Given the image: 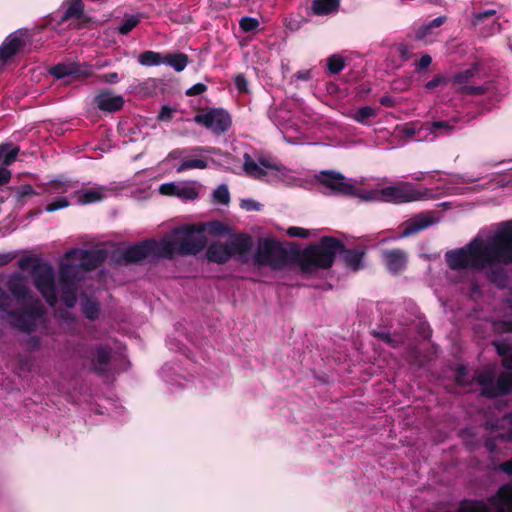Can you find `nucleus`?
<instances>
[{"label": "nucleus", "mask_w": 512, "mask_h": 512, "mask_svg": "<svg viewBox=\"0 0 512 512\" xmlns=\"http://www.w3.org/2000/svg\"><path fill=\"white\" fill-rule=\"evenodd\" d=\"M49 73L56 79H64L65 83H70L82 78L92 76V66L85 63L67 62L59 63L50 68Z\"/></svg>", "instance_id": "nucleus-16"}, {"label": "nucleus", "mask_w": 512, "mask_h": 512, "mask_svg": "<svg viewBox=\"0 0 512 512\" xmlns=\"http://www.w3.org/2000/svg\"><path fill=\"white\" fill-rule=\"evenodd\" d=\"M205 229L200 226H187L174 229L171 234L160 240L163 258L174 255H192L201 251L206 245Z\"/></svg>", "instance_id": "nucleus-3"}, {"label": "nucleus", "mask_w": 512, "mask_h": 512, "mask_svg": "<svg viewBox=\"0 0 512 512\" xmlns=\"http://www.w3.org/2000/svg\"><path fill=\"white\" fill-rule=\"evenodd\" d=\"M286 232L290 237L298 238H309L310 236L313 235V233L308 229L294 226L289 227Z\"/></svg>", "instance_id": "nucleus-45"}, {"label": "nucleus", "mask_w": 512, "mask_h": 512, "mask_svg": "<svg viewBox=\"0 0 512 512\" xmlns=\"http://www.w3.org/2000/svg\"><path fill=\"white\" fill-rule=\"evenodd\" d=\"M138 60L143 66H157L163 64L164 57L158 52L149 50L141 53Z\"/></svg>", "instance_id": "nucleus-37"}, {"label": "nucleus", "mask_w": 512, "mask_h": 512, "mask_svg": "<svg viewBox=\"0 0 512 512\" xmlns=\"http://www.w3.org/2000/svg\"><path fill=\"white\" fill-rule=\"evenodd\" d=\"M340 0H314L312 10L315 15L324 16L338 11Z\"/></svg>", "instance_id": "nucleus-30"}, {"label": "nucleus", "mask_w": 512, "mask_h": 512, "mask_svg": "<svg viewBox=\"0 0 512 512\" xmlns=\"http://www.w3.org/2000/svg\"><path fill=\"white\" fill-rule=\"evenodd\" d=\"M445 82V78L441 75H436L432 80L428 81L425 85V87L428 90H432L439 86L441 83Z\"/></svg>", "instance_id": "nucleus-52"}, {"label": "nucleus", "mask_w": 512, "mask_h": 512, "mask_svg": "<svg viewBox=\"0 0 512 512\" xmlns=\"http://www.w3.org/2000/svg\"><path fill=\"white\" fill-rule=\"evenodd\" d=\"M106 258L105 249L67 251L60 262L58 285L55 283L54 270L49 263L25 258L19 261V267L21 269L32 267L33 283L51 307L55 306L60 295L66 307L73 308L77 302V282L81 273L98 267Z\"/></svg>", "instance_id": "nucleus-1"}, {"label": "nucleus", "mask_w": 512, "mask_h": 512, "mask_svg": "<svg viewBox=\"0 0 512 512\" xmlns=\"http://www.w3.org/2000/svg\"><path fill=\"white\" fill-rule=\"evenodd\" d=\"M81 306L86 318L94 320L98 317L100 308L96 302L87 299L82 302Z\"/></svg>", "instance_id": "nucleus-40"}, {"label": "nucleus", "mask_w": 512, "mask_h": 512, "mask_svg": "<svg viewBox=\"0 0 512 512\" xmlns=\"http://www.w3.org/2000/svg\"><path fill=\"white\" fill-rule=\"evenodd\" d=\"M139 22L140 18L138 15H126L123 18L122 24L118 27V32L124 35L128 34Z\"/></svg>", "instance_id": "nucleus-39"}, {"label": "nucleus", "mask_w": 512, "mask_h": 512, "mask_svg": "<svg viewBox=\"0 0 512 512\" xmlns=\"http://www.w3.org/2000/svg\"><path fill=\"white\" fill-rule=\"evenodd\" d=\"M397 52L400 58L404 61H407L412 58V47L405 43H400L397 45Z\"/></svg>", "instance_id": "nucleus-46"}, {"label": "nucleus", "mask_w": 512, "mask_h": 512, "mask_svg": "<svg viewBox=\"0 0 512 512\" xmlns=\"http://www.w3.org/2000/svg\"><path fill=\"white\" fill-rule=\"evenodd\" d=\"M100 79L103 81V82H106V83H110V84H115L119 81V76L116 72H110V73H107V74H103Z\"/></svg>", "instance_id": "nucleus-54"}, {"label": "nucleus", "mask_w": 512, "mask_h": 512, "mask_svg": "<svg viewBox=\"0 0 512 512\" xmlns=\"http://www.w3.org/2000/svg\"><path fill=\"white\" fill-rule=\"evenodd\" d=\"M163 64L172 67L175 71H183L188 64V57L185 54H168L164 57Z\"/></svg>", "instance_id": "nucleus-31"}, {"label": "nucleus", "mask_w": 512, "mask_h": 512, "mask_svg": "<svg viewBox=\"0 0 512 512\" xmlns=\"http://www.w3.org/2000/svg\"><path fill=\"white\" fill-rule=\"evenodd\" d=\"M270 175L288 185H293L298 180L293 170L274 160L272 162V166H270Z\"/></svg>", "instance_id": "nucleus-27"}, {"label": "nucleus", "mask_w": 512, "mask_h": 512, "mask_svg": "<svg viewBox=\"0 0 512 512\" xmlns=\"http://www.w3.org/2000/svg\"><path fill=\"white\" fill-rule=\"evenodd\" d=\"M105 197V188L97 187L91 189H82L76 192L77 201L81 204H90L100 202Z\"/></svg>", "instance_id": "nucleus-29"}, {"label": "nucleus", "mask_w": 512, "mask_h": 512, "mask_svg": "<svg viewBox=\"0 0 512 512\" xmlns=\"http://www.w3.org/2000/svg\"><path fill=\"white\" fill-rule=\"evenodd\" d=\"M431 30L427 24L422 25L417 31H416V38L418 40H424L428 35H430Z\"/></svg>", "instance_id": "nucleus-53"}, {"label": "nucleus", "mask_w": 512, "mask_h": 512, "mask_svg": "<svg viewBox=\"0 0 512 512\" xmlns=\"http://www.w3.org/2000/svg\"><path fill=\"white\" fill-rule=\"evenodd\" d=\"M160 375L168 385H181L180 376L176 373V367L166 364L161 368Z\"/></svg>", "instance_id": "nucleus-36"}, {"label": "nucleus", "mask_w": 512, "mask_h": 512, "mask_svg": "<svg viewBox=\"0 0 512 512\" xmlns=\"http://www.w3.org/2000/svg\"><path fill=\"white\" fill-rule=\"evenodd\" d=\"M6 286L16 301L24 307L23 312L32 311L34 306L39 305L42 311L41 326H44L46 323L45 308L41 301L33 296L26 278L19 273H14L8 277Z\"/></svg>", "instance_id": "nucleus-10"}, {"label": "nucleus", "mask_w": 512, "mask_h": 512, "mask_svg": "<svg viewBox=\"0 0 512 512\" xmlns=\"http://www.w3.org/2000/svg\"><path fill=\"white\" fill-rule=\"evenodd\" d=\"M363 252L358 250H347L344 254L346 265L354 271L362 268Z\"/></svg>", "instance_id": "nucleus-34"}, {"label": "nucleus", "mask_w": 512, "mask_h": 512, "mask_svg": "<svg viewBox=\"0 0 512 512\" xmlns=\"http://www.w3.org/2000/svg\"><path fill=\"white\" fill-rule=\"evenodd\" d=\"M174 113V109L170 108L169 106H163L158 118L161 121H169L172 118V115Z\"/></svg>", "instance_id": "nucleus-50"}, {"label": "nucleus", "mask_w": 512, "mask_h": 512, "mask_svg": "<svg viewBox=\"0 0 512 512\" xmlns=\"http://www.w3.org/2000/svg\"><path fill=\"white\" fill-rule=\"evenodd\" d=\"M36 194L32 186L30 185H23L19 189V198H23L26 196H30Z\"/></svg>", "instance_id": "nucleus-58"}, {"label": "nucleus", "mask_w": 512, "mask_h": 512, "mask_svg": "<svg viewBox=\"0 0 512 512\" xmlns=\"http://www.w3.org/2000/svg\"><path fill=\"white\" fill-rule=\"evenodd\" d=\"M240 28L244 32H252L259 27V21L253 17H243L240 20Z\"/></svg>", "instance_id": "nucleus-44"}, {"label": "nucleus", "mask_w": 512, "mask_h": 512, "mask_svg": "<svg viewBox=\"0 0 512 512\" xmlns=\"http://www.w3.org/2000/svg\"><path fill=\"white\" fill-rule=\"evenodd\" d=\"M215 202L227 205L230 202V193L226 184L219 185L213 192Z\"/></svg>", "instance_id": "nucleus-41"}, {"label": "nucleus", "mask_w": 512, "mask_h": 512, "mask_svg": "<svg viewBox=\"0 0 512 512\" xmlns=\"http://www.w3.org/2000/svg\"><path fill=\"white\" fill-rule=\"evenodd\" d=\"M445 260L452 270L485 271L491 282L504 287L507 266L512 265V221L503 222L485 239L477 236L466 246L446 252Z\"/></svg>", "instance_id": "nucleus-2"}, {"label": "nucleus", "mask_w": 512, "mask_h": 512, "mask_svg": "<svg viewBox=\"0 0 512 512\" xmlns=\"http://www.w3.org/2000/svg\"><path fill=\"white\" fill-rule=\"evenodd\" d=\"M11 301L10 295L0 287V312L3 320L10 326L26 333L41 327L42 311L39 305L34 306L32 311L20 312L8 309Z\"/></svg>", "instance_id": "nucleus-6"}, {"label": "nucleus", "mask_w": 512, "mask_h": 512, "mask_svg": "<svg viewBox=\"0 0 512 512\" xmlns=\"http://www.w3.org/2000/svg\"><path fill=\"white\" fill-rule=\"evenodd\" d=\"M458 512H490V508L484 501L466 500L459 505Z\"/></svg>", "instance_id": "nucleus-33"}, {"label": "nucleus", "mask_w": 512, "mask_h": 512, "mask_svg": "<svg viewBox=\"0 0 512 512\" xmlns=\"http://www.w3.org/2000/svg\"><path fill=\"white\" fill-rule=\"evenodd\" d=\"M342 249L343 244L338 239L322 237L318 244L310 245L301 253V269L306 273L316 269H328L333 265L336 254Z\"/></svg>", "instance_id": "nucleus-4"}, {"label": "nucleus", "mask_w": 512, "mask_h": 512, "mask_svg": "<svg viewBox=\"0 0 512 512\" xmlns=\"http://www.w3.org/2000/svg\"><path fill=\"white\" fill-rule=\"evenodd\" d=\"M207 89L206 85L203 83H196L193 86H191L189 89H187L186 94L190 96H195L202 94Z\"/></svg>", "instance_id": "nucleus-48"}, {"label": "nucleus", "mask_w": 512, "mask_h": 512, "mask_svg": "<svg viewBox=\"0 0 512 512\" xmlns=\"http://www.w3.org/2000/svg\"><path fill=\"white\" fill-rule=\"evenodd\" d=\"M478 71V66L475 65L469 69L454 74L448 81L454 90L467 95H482L495 89L494 82H487L480 86L469 84L476 78Z\"/></svg>", "instance_id": "nucleus-12"}, {"label": "nucleus", "mask_w": 512, "mask_h": 512, "mask_svg": "<svg viewBox=\"0 0 512 512\" xmlns=\"http://www.w3.org/2000/svg\"><path fill=\"white\" fill-rule=\"evenodd\" d=\"M210 149L193 146L177 148L168 153L164 162L170 164L177 173L189 170H204L209 167L211 159L207 156Z\"/></svg>", "instance_id": "nucleus-7"}, {"label": "nucleus", "mask_w": 512, "mask_h": 512, "mask_svg": "<svg viewBox=\"0 0 512 512\" xmlns=\"http://www.w3.org/2000/svg\"><path fill=\"white\" fill-rule=\"evenodd\" d=\"M458 122V117H453L449 120H435L432 122H427L425 123V132L427 134L433 135L434 137H438L440 135H450L457 129L456 125Z\"/></svg>", "instance_id": "nucleus-24"}, {"label": "nucleus", "mask_w": 512, "mask_h": 512, "mask_svg": "<svg viewBox=\"0 0 512 512\" xmlns=\"http://www.w3.org/2000/svg\"><path fill=\"white\" fill-rule=\"evenodd\" d=\"M7 167L8 166H0V185L8 183L11 178V172Z\"/></svg>", "instance_id": "nucleus-51"}, {"label": "nucleus", "mask_w": 512, "mask_h": 512, "mask_svg": "<svg viewBox=\"0 0 512 512\" xmlns=\"http://www.w3.org/2000/svg\"><path fill=\"white\" fill-rule=\"evenodd\" d=\"M284 260V252L279 243L273 239H260L255 253L251 249V259L257 265H269L279 268Z\"/></svg>", "instance_id": "nucleus-11"}, {"label": "nucleus", "mask_w": 512, "mask_h": 512, "mask_svg": "<svg viewBox=\"0 0 512 512\" xmlns=\"http://www.w3.org/2000/svg\"><path fill=\"white\" fill-rule=\"evenodd\" d=\"M253 240L249 236L238 235L226 243L214 242L207 248V258L211 262L225 263L235 257L243 263H249Z\"/></svg>", "instance_id": "nucleus-5"}, {"label": "nucleus", "mask_w": 512, "mask_h": 512, "mask_svg": "<svg viewBox=\"0 0 512 512\" xmlns=\"http://www.w3.org/2000/svg\"><path fill=\"white\" fill-rule=\"evenodd\" d=\"M68 7L63 13L60 23H64L69 19H75L77 23V27H81L89 21V18L86 16L84 12V3L82 0H69Z\"/></svg>", "instance_id": "nucleus-25"}, {"label": "nucleus", "mask_w": 512, "mask_h": 512, "mask_svg": "<svg viewBox=\"0 0 512 512\" xmlns=\"http://www.w3.org/2000/svg\"><path fill=\"white\" fill-rule=\"evenodd\" d=\"M327 67L330 73L337 74L345 68V60L339 55H332L327 60Z\"/></svg>", "instance_id": "nucleus-42"}, {"label": "nucleus", "mask_w": 512, "mask_h": 512, "mask_svg": "<svg viewBox=\"0 0 512 512\" xmlns=\"http://www.w3.org/2000/svg\"><path fill=\"white\" fill-rule=\"evenodd\" d=\"M432 63V57L429 54H424L421 56L419 61L416 63V67L418 70H423L430 66Z\"/></svg>", "instance_id": "nucleus-49"}, {"label": "nucleus", "mask_w": 512, "mask_h": 512, "mask_svg": "<svg viewBox=\"0 0 512 512\" xmlns=\"http://www.w3.org/2000/svg\"><path fill=\"white\" fill-rule=\"evenodd\" d=\"M243 169L245 173L256 179H264L270 175V166H272L273 160L267 157H259L254 159L248 153L243 156Z\"/></svg>", "instance_id": "nucleus-20"}, {"label": "nucleus", "mask_w": 512, "mask_h": 512, "mask_svg": "<svg viewBox=\"0 0 512 512\" xmlns=\"http://www.w3.org/2000/svg\"><path fill=\"white\" fill-rule=\"evenodd\" d=\"M95 103L102 111L115 112L123 107L124 99L121 95H114L109 91H105L95 97Z\"/></svg>", "instance_id": "nucleus-26"}, {"label": "nucleus", "mask_w": 512, "mask_h": 512, "mask_svg": "<svg viewBox=\"0 0 512 512\" xmlns=\"http://www.w3.org/2000/svg\"><path fill=\"white\" fill-rule=\"evenodd\" d=\"M30 345L33 349H38L40 346V342L38 338H31Z\"/></svg>", "instance_id": "nucleus-64"}, {"label": "nucleus", "mask_w": 512, "mask_h": 512, "mask_svg": "<svg viewBox=\"0 0 512 512\" xmlns=\"http://www.w3.org/2000/svg\"><path fill=\"white\" fill-rule=\"evenodd\" d=\"M377 114H378V111L376 108H373L371 106H364V107H361L360 109H358L351 116V118L360 124L368 125L369 119L376 117Z\"/></svg>", "instance_id": "nucleus-35"}, {"label": "nucleus", "mask_w": 512, "mask_h": 512, "mask_svg": "<svg viewBox=\"0 0 512 512\" xmlns=\"http://www.w3.org/2000/svg\"><path fill=\"white\" fill-rule=\"evenodd\" d=\"M316 179L326 188V195L341 194L360 199V194H363V191L357 188L356 180L348 179L340 172L323 170L316 175Z\"/></svg>", "instance_id": "nucleus-9"}, {"label": "nucleus", "mask_w": 512, "mask_h": 512, "mask_svg": "<svg viewBox=\"0 0 512 512\" xmlns=\"http://www.w3.org/2000/svg\"><path fill=\"white\" fill-rule=\"evenodd\" d=\"M235 85L239 91H241V92L246 91L247 90L246 78L241 74L237 75L235 77Z\"/></svg>", "instance_id": "nucleus-56"}, {"label": "nucleus", "mask_w": 512, "mask_h": 512, "mask_svg": "<svg viewBox=\"0 0 512 512\" xmlns=\"http://www.w3.org/2000/svg\"><path fill=\"white\" fill-rule=\"evenodd\" d=\"M426 192L415 189L409 183H400L380 190L363 191L360 199L363 201H384L392 203H406L421 200Z\"/></svg>", "instance_id": "nucleus-8"}, {"label": "nucleus", "mask_w": 512, "mask_h": 512, "mask_svg": "<svg viewBox=\"0 0 512 512\" xmlns=\"http://www.w3.org/2000/svg\"><path fill=\"white\" fill-rule=\"evenodd\" d=\"M260 204L253 199H243L241 201V207L247 211H258L260 210Z\"/></svg>", "instance_id": "nucleus-47"}, {"label": "nucleus", "mask_w": 512, "mask_h": 512, "mask_svg": "<svg viewBox=\"0 0 512 512\" xmlns=\"http://www.w3.org/2000/svg\"><path fill=\"white\" fill-rule=\"evenodd\" d=\"M124 263H136L144 259L163 258L160 241H143L141 243L131 245L121 252Z\"/></svg>", "instance_id": "nucleus-15"}, {"label": "nucleus", "mask_w": 512, "mask_h": 512, "mask_svg": "<svg viewBox=\"0 0 512 512\" xmlns=\"http://www.w3.org/2000/svg\"><path fill=\"white\" fill-rule=\"evenodd\" d=\"M496 14V11L493 10V9H489V10H486L484 12H481V13H478L476 16H475V22L474 24L477 25L478 23H480L482 20H484L485 18H488V17H492Z\"/></svg>", "instance_id": "nucleus-55"}, {"label": "nucleus", "mask_w": 512, "mask_h": 512, "mask_svg": "<svg viewBox=\"0 0 512 512\" xmlns=\"http://www.w3.org/2000/svg\"><path fill=\"white\" fill-rule=\"evenodd\" d=\"M75 187L73 181L66 178L54 179L43 186L42 192L49 195L64 194Z\"/></svg>", "instance_id": "nucleus-28"}, {"label": "nucleus", "mask_w": 512, "mask_h": 512, "mask_svg": "<svg viewBox=\"0 0 512 512\" xmlns=\"http://www.w3.org/2000/svg\"><path fill=\"white\" fill-rule=\"evenodd\" d=\"M477 382L482 388V395L487 397L503 396L512 390L511 373H503L495 381L490 371H484L478 375Z\"/></svg>", "instance_id": "nucleus-13"}, {"label": "nucleus", "mask_w": 512, "mask_h": 512, "mask_svg": "<svg viewBox=\"0 0 512 512\" xmlns=\"http://www.w3.org/2000/svg\"><path fill=\"white\" fill-rule=\"evenodd\" d=\"M79 356L83 365L96 373H106L110 368L111 353L103 345L81 348Z\"/></svg>", "instance_id": "nucleus-14"}, {"label": "nucleus", "mask_w": 512, "mask_h": 512, "mask_svg": "<svg viewBox=\"0 0 512 512\" xmlns=\"http://www.w3.org/2000/svg\"><path fill=\"white\" fill-rule=\"evenodd\" d=\"M201 184L197 181L167 182L159 187V192L165 196H175L183 201H193L198 198Z\"/></svg>", "instance_id": "nucleus-18"}, {"label": "nucleus", "mask_w": 512, "mask_h": 512, "mask_svg": "<svg viewBox=\"0 0 512 512\" xmlns=\"http://www.w3.org/2000/svg\"><path fill=\"white\" fill-rule=\"evenodd\" d=\"M386 268L392 274H398L406 268L407 254L401 249H389L382 252Z\"/></svg>", "instance_id": "nucleus-23"}, {"label": "nucleus", "mask_w": 512, "mask_h": 512, "mask_svg": "<svg viewBox=\"0 0 512 512\" xmlns=\"http://www.w3.org/2000/svg\"><path fill=\"white\" fill-rule=\"evenodd\" d=\"M194 121L205 126L215 134L227 131L231 126V117L224 109L213 108L209 111L197 114Z\"/></svg>", "instance_id": "nucleus-17"}, {"label": "nucleus", "mask_w": 512, "mask_h": 512, "mask_svg": "<svg viewBox=\"0 0 512 512\" xmlns=\"http://www.w3.org/2000/svg\"><path fill=\"white\" fill-rule=\"evenodd\" d=\"M208 227L210 228L211 231L217 234H220L224 231V228L220 223H210L208 224Z\"/></svg>", "instance_id": "nucleus-61"}, {"label": "nucleus", "mask_w": 512, "mask_h": 512, "mask_svg": "<svg viewBox=\"0 0 512 512\" xmlns=\"http://www.w3.org/2000/svg\"><path fill=\"white\" fill-rule=\"evenodd\" d=\"M500 470L511 475L512 459L499 466ZM490 503L495 512H512V486L504 485L499 488L497 493L490 498Z\"/></svg>", "instance_id": "nucleus-19"}, {"label": "nucleus", "mask_w": 512, "mask_h": 512, "mask_svg": "<svg viewBox=\"0 0 512 512\" xmlns=\"http://www.w3.org/2000/svg\"><path fill=\"white\" fill-rule=\"evenodd\" d=\"M438 222V219L431 213H422L409 219L401 232V237H409Z\"/></svg>", "instance_id": "nucleus-22"}, {"label": "nucleus", "mask_w": 512, "mask_h": 512, "mask_svg": "<svg viewBox=\"0 0 512 512\" xmlns=\"http://www.w3.org/2000/svg\"><path fill=\"white\" fill-rule=\"evenodd\" d=\"M399 132L406 137H414L421 131H425V124L419 122H410L398 128Z\"/></svg>", "instance_id": "nucleus-38"}, {"label": "nucleus", "mask_w": 512, "mask_h": 512, "mask_svg": "<svg viewBox=\"0 0 512 512\" xmlns=\"http://www.w3.org/2000/svg\"><path fill=\"white\" fill-rule=\"evenodd\" d=\"M19 153L18 147H12L10 144L0 145V164L1 166H9L16 159Z\"/></svg>", "instance_id": "nucleus-32"}, {"label": "nucleus", "mask_w": 512, "mask_h": 512, "mask_svg": "<svg viewBox=\"0 0 512 512\" xmlns=\"http://www.w3.org/2000/svg\"><path fill=\"white\" fill-rule=\"evenodd\" d=\"M24 45L25 39L21 32L11 33L0 46V68H2L16 53H18Z\"/></svg>", "instance_id": "nucleus-21"}, {"label": "nucleus", "mask_w": 512, "mask_h": 512, "mask_svg": "<svg viewBox=\"0 0 512 512\" xmlns=\"http://www.w3.org/2000/svg\"><path fill=\"white\" fill-rule=\"evenodd\" d=\"M380 103L383 105V106H386V107H393L394 104H395V101L392 97L390 96H383L381 99H380Z\"/></svg>", "instance_id": "nucleus-60"}, {"label": "nucleus", "mask_w": 512, "mask_h": 512, "mask_svg": "<svg viewBox=\"0 0 512 512\" xmlns=\"http://www.w3.org/2000/svg\"><path fill=\"white\" fill-rule=\"evenodd\" d=\"M69 204H70V202L66 197L59 196L45 207V211L52 213L57 210L64 209V208L68 207Z\"/></svg>", "instance_id": "nucleus-43"}, {"label": "nucleus", "mask_w": 512, "mask_h": 512, "mask_svg": "<svg viewBox=\"0 0 512 512\" xmlns=\"http://www.w3.org/2000/svg\"><path fill=\"white\" fill-rule=\"evenodd\" d=\"M445 22H446L445 16H438V17L434 18L433 20H431L429 23H427V25L429 26L430 30H432L434 28L440 27Z\"/></svg>", "instance_id": "nucleus-57"}, {"label": "nucleus", "mask_w": 512, "mask_h": 512, "mask_svg": "<svg viewBox=\"0 0 512 512\" xmlns=\"http://www.w3.org/2000/svg\"><path fill=\"white\" fill-rule=\"evenodd\" d=\"M467 374V369L465 367H460L457 373L456 381L458 384H464V377Z\"/></svg>", "instance_id": "nucleus-59"}, {"label": "nucleus", "mask_w": 512, "mask_h": 512, "mask_svg": "<svg viewBox=\"0 0 512 512\" xmlns=\"http://www.w3.org/2000/svg\"><path fill=\"white\" fill-rule=\"evenodd\" d=\"M297 78L300 80H308L310 78L309 71H302L297 74Z\"/></svg>", "instance_id": "nucleus-63"}, {"label": "nucleus", "mask_w": 512, "mask_h": 512, "mask_svg": "<svg viewBox=\"0 0 512 512\" xmlns=\"http://www.w3.org/2000/svg\"><path fill=\"white\" fill-rule=\"evenodd\" d=\"M502 364L507 369H512V353L503 357Z\"/></svg>", "instance_id": "nucleus-62"}]
</instances>
